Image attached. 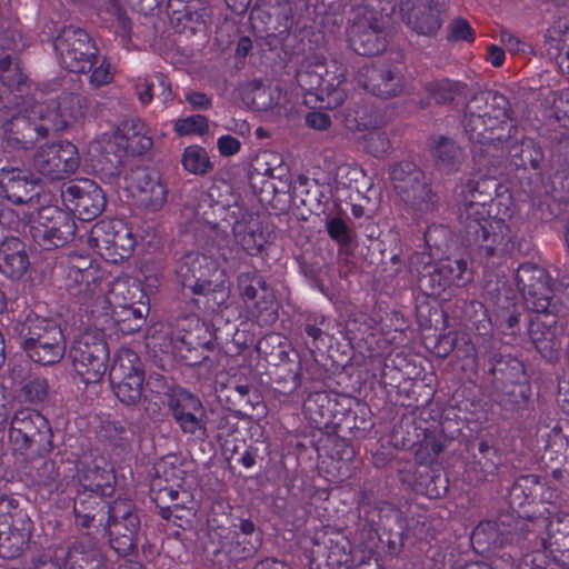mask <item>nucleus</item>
Wrapping results in <instances>:
<instances>
[{
	"label": "nucleus",
	"mask_w": 569,
	"mask_h": 569,
	"mask_svg": "<svg viewBox=\"0 0 569 569\" xmlns=\"http://www.w3.org/2000/svg\"><path fill=\"white\" fill-rule=\"evenodd\" d=\"M174 130L179 136H203L209 131V122L204 116L193 114L178 119L174 123Z\"/></svg>",
	"instance_id": "nucleus-40"
},
{
	"label": "nucleus",
	"mask_w": 569,
	"mask_h": 569,
	"mask_svg": "<svg viewBox=\"0 0 569 569\" xmlns=\"http://www.w3.org/2000/svg\"><path fill=\"white\" fill-rule=\"evenodd\" d=\"M533 312L536 315L529 322V336L536 346L537 352L543 356L553 350V342L557 336V317L548 312V309Z\"/></svg>",
	"instance_id": "nucleus-29"
},
{
	"label": "nucleus",
	"mask_w": 569,
	"mask_h": 569,
	"mask_svg": "<svg viewBox=\"0 0 569 569\" xmlns=\"http://www.w3.org/2000/svg\"><path fill=\"white\" fill-rule=\"evenodd\" d=\"M462 123L469 140L475 143L487 144L502 139V134L497 133L499 128H490L488 120L479 112L470 113L468 106H466Z\"/></svg>",
	"instance_id": "nucleus-36"
},
{
	"label": "nucleus",
	"mask_w": 569,
	"mask_h": 569,
	"mask_svg": "<svg viewBox=\"0 0 569 569\" xmlns=\"http://www.w3.org/2000/svg\"><path fill=\"white\" fill-rule=\"evenodd\" d=\"M0 81L9 88L19 86L23 81L19 67L12 62L10 54L2 48H0Z\"/></svg>",
	"instance_id": "nucleus-41"
},
{
	"label": "nucleus",
	"mask_w": 569,
	"mask_h": 569,
	"mask_svg": "<svg viewBox=\"0 0 569 569\" xmlns=\"http://www.w3.org/2000/svg\"><path fill=\"white\" fill-rule=\"evenodd\" d=\"M53 47L59 63L70 72L81 73L92 69L97 48L83 29L64 27L54 39Z\"/></svg>",
	"instance_id": "nucleus-7"
},
{
	"label": "nucleus",
	"mask_w": 569,
	"mask_h": 569,
	"mask_svg": "<svg viewBox=\"0 0 569 569\" xmlns=\"http://www.w3.org/2000/svg\"><path fill=\"white\" fill-rule=\"evenodd\" d=\"M138 100L142 104H149L153 99L152 90L157 82L153 76H138L131 80Z\"/></svg>",
	"instance_id": "nucleus-47"
},
{
	"label": "nucleus",
	"mask_w": 569,
	"mask_h": 569,
	"mask_svg": "<svg viewBox=\"0 0 569 569\" xmlns=\"http://www.w3.org/2000/svg\"><path fill=\"white\" fill-rule=\"evenodd\" d=\"M467 262L462 259L442 261L430 276V281L436 282L435 292L439 293L452 284L460 286L467 272Z\"/></svg>",
	"instance_id": "nucleus-37"
},
{
	"label": "nucleus",
	"mask_w": 569,
	"mask_h": 569,
	"mask_svg": "<svg viewBox=\"0 0 569 569\" xmlns=\"http://www.w3.org/2000/svg\"><path fill=\"white\" fill-rule=\"evenodd\" d=\"M139 528L140 519L130 500L116 499L109 505L104 529L118 555L127 556L134 551Z\"/></svg>",
	"instance_id": "nucleus-8"
},
{
	"label": "nucleus",
	"mask_w": 569,
	"mask_h": 569,
	"mask_svg": "<svg viewBox=\"0 0 569 569\" xmlns=\"http://www.w3.org/2000/svg\"><path fill=\"white\" fill-rule=\"evenodd\" d=\"M127 282L114 280L108 289L103 300L106 315H110L117 323L120 331L124 333L134 332L143 323V315L139 309L131 306V300L127 299Z\"/></svg>",
	"instance_id": "nucleus-21"
},
{
	"label": "nucleus",
	"mask_w": 569,
	"mask_h": 569,
	"mask_svg": "<svg viewBox=\"0 0 569 569\" xmlns=\"http://www.w3.org/2000/svg\"><path fill=\"white\" fill-rule=\"evenodd\" d=\"M427 91L438 103H445L455 98L459 83L449 79L433 80L426 86Z\"/></svg>",
	"instance_id": "nucleus-42"
},
{
	"label": "nucleus",
	"mask_w": 569,
	"mask_h": 569,
	"mask_svg": "<svg viewBox=\"0 0 569 569\" xmlns=\"http://www.w3.org/2000/svg\"><path fill=\"white\" fill-rule=\"evenodd\" d=\"M93 337L90 333H84L81 338L76 342V350L80 352L82 356H96V353H109L107 346L104 342L99 341L92 345V348L89 346V341Z\"/></svg>",
	"instance_id": "nucleus-53"
},
{
	"label": "nucleus",
	"mask_w": 569,
	"mask_h": 569,
	"mask_svg": "<svg viewBox=\"0 0 569 569\" xmlns=\"http://www.w3.org/2000/svg\"><path fill=\"white\" fill-rule=\"evenodd\" d=\"M20 515H27L20 508V501L12 496L0 493V525H17V519Z\"/></svg>",
	"instance_id": "nucleus-43"
},
{
	"label": "nucleus",
	"mask_w": 569,
	"mask_h": 569,
	"mask_svg": "<svg viewBox=\"0 0 569 569\" xmlns=\"http://www.w3.org/2000/svg\"><path fill=\"white\" fill-rule=\"evenodd\" d=\"M61 198L66 207L81 220H92L99 216L106 204L101 188L89 179L70 181L63 184Z\"/></svg>",
	"instance_id": "nucleus-14"
},
{
	"label": "nucleus",
	"mask_w": 569,
	"mask_h": 569,
	"mask_svg": "<svg viewBox=\"0 0 569 569\" xmlns=\"http://www.w3.org/2000/svg\"><path fill=\"white\" fill-rule=\"evenodd\" d=\"M37 189V179L18 168L0 170V196L14 204L28 203Z\"/></svg>",
	"instance_id": "nucleus-23"
},
{
	"label": "nucleus",
	"mask_w": 569,
	"mask_h": 569,
	"mask_svg": "<svg viewBox=\"0 0 569 569\" xmlns=\"http://www.w3.org/2000/svg\"><path fill=\"white\" fill-rule=\"evenodd\" d=\"M84 111L81 96L64 92L57 100L36 102L14 116L3 126L4 136L9 144L27 149L49 131H61L78 121Z\"/></svg>",
	"instance_id": "nucleus-1"
},
{
	"label": "nucleus",
	"mask_w": 569,
	"mask_h": 569,
	"mask_svg": "<svg viewBox=\"0 0 569 569\" xmlns=\"http://www.w3.org/2000/svg\"><path fill=\"white\" fill-rule=\"evenodd\" d=\"M495 387L498 392L499 403L503 407H517L527 402L531 395V388L519 358H510L505 369L492 368Z\"/></svg>",
	"instance_id": "nucleus-13"
},
{
	"label": "nucleus",
	"mask_w": 569,
	"mask_h": 569,
	"mask_svg": "<svg viewBox=\"0 0 569 569\" xmlns=\"http://www.w3.org/2000/svg\"><path fill=\"white\" fill-rule=\"evenodd\" d=\"M217 147L222 156L229 157L239 152L241 143L237 138L226 134L218 139Z\"/></svg>",
	"instance_id": "nucleus-57"
},
{
	"label": "nucleus",
	"mask_w": 569,
	"mask_h": 569,
	"mask_svg": "<svg viewBox=\"0 0 569 569\" xmlns=\"http://www.w3.org/2000/svg\"><path fill=\"white\" fill-rule=\"evenodd\" d=\"M166 396L167 406L183 433H206V411L196 395L183 388H173Z\"/></svg>",
	"instance_id": "nucleus-18"
},
{
	"label": "nucleus",
	"mask_w": 569,
	"mask_h": 569,
	"mask_svg": "<svg viewBox=\"0 0 569 569\" xmlns=\"http://www.w3.org/2000/svg\"><path fill=\"white\" fill-rule=\"evenodd\" d=\"M233 236L237 243L250 256L259 254L271 239V232L258 218L236 222Z\"/></svg>",
	"instance_id": "nucleus-27"
},
{
	"label": "nucleus",
	"mask_w": 569,
	"mask_h": 569,
	"mask_svg": "<svg viewBox=\"0 0 569 569\" xmlns=\"http://www.w3.org/2000/svg\"><path fill=\"white\" fill-rule=\"evenodd\" d=\"M365 147L375 157H382L390 149V142L385 132L371 131L365 137Z\"/></svg>",
	"instance_id": "nucleus-48"
},
{
	"label": "nucleus",
	"mask_w": 569,
	"mask_h": 569,
	"mask_svg": "<svg viewBox=\"0 0 569 569\" xmlns=\"http://www.w3.org/2000/svg\"><path fill=\"white\" fill-rule=\"evenodd\" d=\"M48 395L47 382L42 379H34L27 382L22 388V396L26 401L40 402L44 400Z\"/></svg>",
	"instance_id": "nucleus-49"
},
{
	"label": "nucleus",
	"mask_w": 569,
	"mask_h": 569,
	"mask_svg": "<svg viewBox=\"0 0 569 569\" xmlns=\"http://www.w3.org/2000/svg\"><path fill=\"white\" fill-rule=\"evenodd\" d=\"M537 520H546V525L538 528L539 545L551 552H569V513H557L550 519L540 517Z\"/></svg>",
	"instance_id": "nucleus-26"
},
{
	"label": "nucleus",
	"mask_w": 569,
	"mask_h": 569,
	"mask_svg": "<svg viewBox=\"0 0 569 569\" xmlns=\"http://www.w3.org/2000/svg\"><path fill=\"white\" fill-rule=\"evenodd\" d=\"M154 78L157 80L158 87L161 89V91L158 93L160 101L163 104L171 102L173 100V92L167 77L162 73H156Z\"/></svg>",
	"instance_id": "nucleus-60"
},
{
	"label": "nucleus",
	"mask_w": 569,
	"mask_h": 569,
	"mask_svg": "<svg viewBox=\"0 0 569 569\" xmlns=\"http://www.w3.org/2000/svg\"><path fill=\"white\" fill-rule=\"evenodd\" d=\"M184 98L193 110H208L212 107V98L200 91H188Z\"/></svg>",
	"instance_id": "nucleus-56"
},
{
	"label": "nucleus",
	"mask_w": 569,
	"mask_h": 569,
	"mask_svg": "<svg viewBox=\"0 0 569 569\" xmlns=\"http://www.w3.org/2000/svg\"><path fill=\"white\" fill-rule=\"evenodd\" d=\"M470 113L479 112L490 123V128H501L509 120V101L498 92L487 91L472 97L467 103Z\"/></svg>",
	"instance_id": "nucleus-24"
},
{
	"label": "nucleus",
	"mask_w": 569,
	"mask_h": 569,
	"mask_svg": "<svg viewBox=\"0 0 569 569\" xmlns=\"http://www.w3.org/2000/svg\"><path fill=\"white\" fill-rule=\"evenodd\" d=\"M545 525L546 520L526 519L513 511L505 512L493 520L481 521L473 529L471 541L483 551L518 546L527 540H538V528Z\"/></svg>",
	"instance_id": "nucleus-3"
},
{
	"label": "nucleus",
	"mask_w": 569,
	"mask_h": 569,
	"mask_svg": "<svg viewBox=\"0 0 569 569\" xmlns=\"http://www.w3.org/2000/svg\"><path fill=\"white\" fill-rule=\"evenodd\" d=\"M59 469V466L53 460H39L32 466L28 478L33 487L48 495L64 491Z\"/></svg>",
	"instance_id": "nucleus-31"
},
{
	"label": "nucleus",
	"mask_w": 569,
	"mask_h": 569,
	"mask_svg": "<svg viewBox=\"0 0 569 569\" xmlns=\"http://www.w3.org/2000/svg\"><path fill=\"white\" fill-rule=\"evenodd\" d=\"M32 569H61V566L51 551H44L32 560Z\"/></svg>",
	"instance_id": "nucleus-58"
},
{
	"label": "nucleus",
	"mask_w": 569,
	"mask_h": 569,
	"mask_svg": "<svg viewBox=\"0 0 569 569\" xmlns=\"http://www.w3.org/2000/svg\"><path fill=\"white\" fill-rule=\"evenodd\" d=\"M113 73L111 71V64L103 59L98 66H96L90 76L91 86L99 88L111 82Z\"/></svg>",
	"instance_id": "nucleus-50"
},
{
	"label": "nucleus",
	"mask_w": 569,
	"mask_h": 569,
	"mask_svg": "<svg viewBox=\"0 0 569 569\" xmlns=\"http://www.w3.org/2000/svg\"><path fill=\"white\" fill-rule=\"evenodd\" d=\"M435 166L446 174L457 172L465 159L463 151L452 140L440 137L432 150Z\"/></svg>",
	"instance_id": "nucleus-34"
},
{
	"label": "nucleus",
	"mask_w": 569,
	"mask_h": 569,
	"mask_svg": "<svg viewBox=\"0 0 569 569\" xmlns=\"http://www.w3.org/2000/svg\"><path fill=\"white\" fill-rule=\"evenodd\" d=\"M32 167L49 180L63 179L78 169V150L67 141L42 146L34 153Z\"/></svg>",
	"instance_id": "nucleus-12"
},
{
	"label": "nucleus",
	"mask_w": 569,
	"mask_h": 569,
	"mask_svg": "<svg viewBox=\"0 0 569 569\" xmlns=\"http://www.w3.org/2000/svg\"><path fill=\"white\" fill-rule=\"evenodd\" d=\"M390 179L401 200L419 212L435 208L437 194L432 191L425 172L411 162H399L391 167Z\"/></svg>",
	"instance_id": "nucleus-5"
},
{
	"label": "nucleus",
	"mask_w": 569,
	"mask_h": 569,
	"mask_svg": "<svg viewBox=\"0 0 569 569\" xmlns=\"http://www.w3.org/2000/svg\"><path fill=\"white\" fill-rule=\"evenodd\" d=\"M306 122L310 128L317 130H325L331 124L329 116L323 112H310L306 118Z\"/></svg>",
	"instance_id": "nucleus-61"
},
{
	"label": "nucleus",
	"mask_w": 569,
	"mask_h": 569,
	"mask_svg": "<svg viewBox=\"0 0 569 569\" xmlns=\"http://www.w3.org/2000/svg\"><path fill=\"white\" fill-rule=\"evenodd\" d=\"M500 40L501 42L507 46L510 50H519L520 40L517 36L511 33L508 30H501L500 31Z\"/></svg>",
	"instance_id": "nucleus-64"
},
{
	"label": "nucleus",
	"mask_w": 569,
	"mask_h": 569,
	"mask_svg": "<svg viewBox=\"0 0 569 569\" xmlns=\"http://www.w3.org/2000/svg\"><path fill=\"white\" fill-rule=\"evenodd\" d=\"M263 281L256 271L244 272L239 276L238 287L241 297L244 300H254L257 297V286L261 287Z\"/></svg>",
	"instance_id": "nucleus-46"
},
{
	"label": "nucleus",
	"mask_w": 569,
	"mask_h": 569,
	"mask_svg": "<svg viewBox=\"0 0 569 569\" xmlns=\"http://www.w3.org/2000/svg\"><path fill=\"white\" fill-rule=\"evenodd\" d=\"M478 194H491L487 190V181L486 180H469L467 181L460 190L458 206L468 204V202H478L480 199Z\"/></svg>",
	"instance_id": "nucleus-45"
},
{
	"label": "nucleus",
	"mask_w": 569,
	"mask_h": 569,
	"mask_svg": "<svg viewBox=\"0 0 569 569\" xmlns=\"http://www.w3.org/2000/svg\"><path fill=\"white\" fill-rule=\"evenodd\" d=\"M450 37L453 40L473 41L475 32L468 21L457 19L450 24Z\"/></svg>",
	"instance_id": "nucleus-55"
},
{
	"label": "nucleus",
	"mask_w": 569,
	"mask_h": 569,
	"mask_svg": "<svg viewBox=\"0 0 569 569\" xmlns=\"http://www.w3.org/2000/svg\"><path fill=\"white\" fill-rule=\"evenodd\" d=\"M487 60L493 67H500L505 61V51L498 46H490L488 48Z\"/></svg>",
	"instance_id": "nucleus-63"
},
{
	"label": "nucleus",
	"mask_w": 569,
	"mask_h": 569,
	"mask_svg": "<svg viewBox=\"0 0 569 569\" xmlns=\"http://www.w3.org/2000/svg\"><path fill=\"white\" fill-rule=\"evenodd\" d=\"M126 139L122 137L121 129L118 128L112 133H103L90 144V152L98 153L101 162L104 160L111 168L117 169L121 163L123 157L127 154L124 147Z\"/></svg>",
	"instance_id": "nucleus-32"
},
{
	"label": "nucleus",
	"mask_w": 569,
	"mask_h": 569,
	"mask_svg": "<svg viewBox=\"0 0 569 569\" xmlns=\"http://www.w3.org/2000/svg\"><path fill=\"white\" fill-rule=\"evenodd\" d=\"M329 236L340 243L350 241V230L347 223L340 218H332L327 222Z\"/></svg>",
	"instance_id": "nucleus-52"
},
{
	"label": "nucleus",
	"mask_w": 569,
	"mask_h": 569,
	"mask_svg": "<svg viewBox=\"0 0 569 569\" xmlns=\"http://www.w3.org/2000/svg\"><path fill=\"white\" fill-rule=\"evenodd\" d=\"M306 332L310 338H312L313 348L310 349L311 353H322L323 351L319 348L317 341L319 339L325 340V338H327L328 336L325 335L321 329L311 325H308L306 327Z\"/></svg>",
	"instance_id": "nucleus-62"
},
{
	"label": "nucleus",
	"mask_w": 569,
	"mask_h": 569,
	"mask_svg": "<svg viewBox=\"0 0 569 569\" xmlns=\"http://www.w3.org/2000/svg\"><path fill=\"white\" fill-rule=\"evenodd\" d=\"M249 99L257 111L272 112L274 116H283L289 109V97L278 84L262 86L252 83Z\"/></svg>",
	"instance_id": "nucleus-28"
},
{
	"label": "nucleus",
	"mask_w": 569,
	"mask_h": 569,
	"mask_svg": "<svg viewBox=\"0 0 569 569\" xmlns=\"http://www.w3.org/2000/svg\"><path fill=\"white\" fill-rule=\"evenodd\" d=\"M108 480L109 477L106 475V471L98 467L88 470L80 478V489L74 498L73 512L77 525L82 529H89L98 512L103 509L102 497Z\"/></svg>",
	"instance_id": "nucleus-11"
},
{
	"label": "nucleus",
	"mask_w": 569,
	"mask_h": 569,
	"mask_svg": "<svg viewBox=\"0 0 569 569\" xmlns=\"http://www.w3.org/2000/svg\"><path fill=\"white\" fill-rule=\"evenodd\" d=\"M385 19L373 3L356 6L349 18L347 36L350 48L361 56L378 54L386 48Z\"/></svg>",
	"instance_id": "nucleus-4"
},
{
	"label": "nucleus",
	"mask_w": 569,
	"mask_h": 569,
	"mask_svg": "<svg viewBox=\"0 0 569 569\" xmlns=\"http://www.w3.org/2000/svg\"><path fill=\"white\" fill-rule=\"evenodd\" d=\"M515 280L529 309L545 311L549 308L552 289L543 268L530 262L522 263L516 271Z\"/></svg>",
	"instance_id": "nucleus-19"
},
{
	"label": "nucleus",
	"mask_w": 569,
	"mask_h": 569,
	"mask_svg": "<svg viewBox=\"0 0 569 569\" xmlns=\"http://www.w3.org/2000/svg\"><path fill=\"white\" fill-rule=\"evenodd\" d=\"M181 164L186 171L198 176H203L213 168L207 150L198 144L189 146L183 150Z\"/></svg>",
	"instance_id": "nucleus-38"
},
{
	"label": "nucleus",
	"mask_w": 569,
	"mask_h": 569,
	"mask_svg": "<svg viewBox=\"0 0 569 569\" xmlns=\"http://www.w3.org/2000/svg\"><path fill=\"white\" fill-rule=\"evenodd\" d=\"M345 76L346 67L342 63L335 60L327 64L316 58L308 66V70L298 77L302 86L316 90L318 98L332 109L341 106L347 97L346 89L342 88Z\"/></svg>",
	"instance_id": "nucleus-6"
},
{
	"label": "nucleus",
	"mask_w": 569,
	"mask_h": 569,
	"mask_svg": "<svg viewBox=\"0 0 569 569\" xmlns=\"http://www.w3.org/2000/svg\"><path fill=\"white\" fill-rule=\"evenodd\" d=\"M88 244L102 258L116 261V256L123 258L132 249L133 240L124 227L117 229L110 220H100L92 226L88 234Z\"/></svg>",
	"instance_id": "nucleus-20"
},
{
	"label": "nucleus",
	"mask_w": 569,
	"mask_h": 569,
	"mask_svg": "<svg viewBox=\"0 0 569 569\" xmlns=\"http://www.w3.org/2000/svg\"><path fill=\"white\" fill-rule=\"evenodd\" d=\"M478 202L459 206V220L478 246V252L486 259H503L513 249V236L507 219L511 218L510 208L505 206L501 217H490L492 194H478Z\"/></svg>",
	"instance_id": "nucleus-2"
},
{
	"label": "nucleus",
	"mask_w": 569,
	"mask_h": 569,
	"mask_svg": "<svg viewBox=\"0 0 569 569\" xmlns=\"http://www.w3.org/2000/svg\"><path fill=\"white\" fill-rule=\"evenodd\" d=\"M127 190L136 204L149 212L161 210L168 190L157 171L137 168L127 178Z\"/></svg>",
	"instance_id": "nucleus-16"
},
{
	"label": "nucleus",
	"mask_w": 569,
	"mask_h": 569,
	"mask_svg": "<svg viewBox=\"0 0 569 569\" xmlns=\"http://www.w3.org/2000/svg\"><path fill=\"white\" fill-rule=\"evenodd\" d=\"M109 377L116 397L123 405L134 406L140 401L144 380L140 358H114Z\"/></svg>",
	"instance_id": "nucleus-15"
},
{
	"label": "nucleus",
	"mask_w": 569,
	"mask_h": 569,
	"mask_svg": "<svg viewBox=\"0 0 569 569\" xmlns=\"http://www.w3.org/2000/svg\"><path fill=\"white\" fill-rule=\"evenodd\" d=\"M76 232L73 217L56 206L39 210L32 226L33 238L44 249L58 248L72 240Z\"/></svg>",
	"instance_id": "nucleus-10"
},
{
	"label": "nucleus",
	"mask_w": 569,
	"mask_h": 569,
	"mask_svg": "<svg viewBox=\"0 0 569 569\" xmlns=\"http://www.w3.org/2000/svg\"><path fill=\"white\" fill-rule=\"evenodd\" d=\"M260 159L266 166V168L262 169V174L274 178L277 167L282 163L281 157L276 152H264L261 154Z\"/></svg>",
	"instance_id": "nucleus-59"
},
{
	"label": "nucleus",
	"mask_w": 569,
	"mask_h": 569,
	"mask_svg": "<svg viewBox=\"0 0 569 569\" xmlns=\"http://www.w3.org/2000/svg\"><path fill=\"white\" fill-rule=\"evenodd\" d=\"M109 358H73V369L81 380L89 385L96 383L104 376Z\"/></svg>",
	"instance_id": "nucleus-39"
},
{
	"label": "nucleus",
	"mask_w": 569,
	"mask_h": 569,
	"mask_svg": "<svg viewBox=\"0 0 569 569\" xmlns=\"http://www.w3.org/2000/svg\"><path fill=\"white\" fill-rule=\"evenodd\" d=\"M29 260L24 244L18 238H8L0 243V270L11 278H20L28 269Z\"/></svg>",
	"instance_id": "nucleus-30"
},
{
	"label": "nucleus",
	"mask_w": 569,
	"mask_h": 569,
	"mask_svg": "<svg viewBox=\"0 0 569 569\" xmlns=\"http://www.w3.org/2000/svg\"><path fill=\"white\" fill-rule=\"evenodd\" d=\"M50 436L49 422L40 412L26 408L14 413L9 437L18 450H28L33 446L41 448L49 442Z\"/></svg>",
	"instance_id": "nucleus-17"
},
{
	"label": "nucleus",
	"mask_w": 569,
	"mask_h": 569,
	"mask_svg": "<svg viewBox=\"0 0 569 569\" xmlns=\"http://www.w3.org/2000/svg\"><path fill=\"white\" fill-rule=\"evenodd\" d=\"M368 82L366 87L376 96L391 98L402 88L401 76L390 68H367Z\"/></svg>",
	"instance_id": "nucleus-33"
},
{
	"label": "nucleus",
	"mask_w": 569,
	"mask_h": 569,
	"mask_svg": "<svg viewBox=\"0 0 569 569\" xmlns=\"http://www.w3.org/2000/svg\"><path fill=\"white\" fill-rule=\"evenodd\" d=\"M31 530L28 515H20L17 525H0V557L16 559L21 556L31 538Z\"/></svg>",
	"instance_id": "nucleus-25"
},
{
	"label": "nucleus",
	"mask_w": 569,
	"mask_h": 569,
	"mask_svg": "<svg viewBox=\"0 0 569 569\" xmlns=\"http://www.w3.org/2000/svg\"><path fill=\"white\" fill-rule=\"evenodd\" d=\"M23 345H24V349L27 351H33L38 355L41 352L53 353V355H59V353L63 352V349L59 343L53 345V343L42 340L41 338L36 339V338L31 337V338L24 340Z\"/></svg>",
	"instance_id": "nucleus-51"
},
{
	"label": "nucleus",
	"mask_w": 569,
	"mask_h": 569,
	"mask_svg": "<svg viewBox=\"0 0 569 569\" xmlns=\"http://www.w3.org/2000/svg\"><path fill=\"white\" fill-rule=\"evenodd\" d=\"M126 139L127 153L141 154L152 147V138L147 126L139 119L124 121L120 127Z\"/></svg>",
	"instance_id": "nucleus-35"
},
{
	"label": "nucleus",
	"mask_w": 569,
	"mask_h": 569,
	"mask_svg": "<svg viewBox=\"0 0 569 569\" xmlns=\"http://www.w3.org/2000/svg\"><path fill=\"white\" fill-rule=\"evenodd\" d=\"M177 276L184 288L194 293H207L221 288L226 274L219 270L217 261L199 252H189L182 257L177 267Z\"/></svg>",
	"instance_id": "nucleus-9"
},
{
	"label": "nucleus",
	"mask_w": 569,
	"mask_h": 569,
	"mask_svg": "<svg viewBox=\"0 0 569 569\" xmlns=\"http://www.w3.org/2000/svg\"><path fill=\"white\" fill-rule=\"evenodd\" d=\"M443 0H402V19L419 34L432 36L441 28L440 18Z\"/></svg>",
	"instance_id": "nucleus-22"
},
{
	"label": "nucleus",
	"mask_w": 569,
	"mask_h": 569,
	"mask_svg": "<svg viewBox=\"0 0 569 569\" xmlns=\"http://www.w3.org/2000/svg\"><path fill=\"white\" fill-rule=\"evenodd\" d=\"M328 370L325 365L320 363L318 358H301L300 371L296 375V379L321 381L327 377Z\"/></svg>",
	"instance_id": "nucleus-44"
},
{
	"label": "nucleus",
	"mask_w": 569,
	"mask_h": 569,
	"mask_svg": "<svg viewBox=\"0 0 569 569\" xmlns=\"http://www.w3.org/2000/svg\"><path fill=\"white\" fill-rule=\"evenodd\" d=\"M522 162L529 163L532 169H538L543 160V152L539 146L533 142H528L521 149Z\"/></svg>",
	"instance_id": "nucleus-54"
}]
</instances>
